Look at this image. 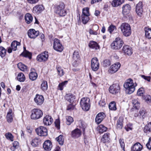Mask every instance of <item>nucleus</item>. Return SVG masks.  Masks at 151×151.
I'll return each instance as SVG.
<instances>
[{
  "instance_id": "25",
  "label": "nucleus",
  "mask_w": 151,
  "mask_h": 151,
  "mask_svg": "<svg viewBox=\"0 0 151 151\" xmlns=\"http://www.w3.org/2000/svg\"><path fill=\"white\" fill-rule=\"evenodd\" d=\"M35 70L34 68H32L31 71H32L29 74V79L32 81H34L35 80L37 77V73L33 71H35Z\"/></svg>"
},
{
  "instance_id": "46",
  "label": "nucleus",
  "mask_w": 151,
  "mask_h": 151,
  "mask_svg": "<svg viewBox=\"0 0 151 151\" xmlns=\"http://www.w3.org/2000/svg\"><path fill=\"white\" fill-rule=\"evenodd\" d=\"M107 129L106 127L102 125H100L99 127V132L102 133L106 131Z\"/></svg>"
},
{
  "instance_id": "3",
  "label": "nucleus",
  "mask_w": 151,
  "mask_h": 151,
  "mask_svg": "<svg viewBox=\"0 0 151 151\" xmlns=\"http://www.w3.org/2000/svg\"><path fill=\"white\" fill-rule=\"evenodd\" d=\"M120 29L123 35L126 37L129 36L131 33L130 25L127 23H123L120 26Z\"/></svg>"
},
{
  "instance_id": "18",
  "label": "nucleus",
  "mask_w": 151,
  "mask_h": 151,
  "mask_svg": "<svg viewBox=\"0 0 151 151\" xmlns=\"http://www.w3.org/2000/svg\"><path fill=\"white\" fill-rule=\"evenodd\" d=\"M81 135V131L79 129L76 128L71 132V135L72 137L76 139L80 137Z\"/></svg>"
},
{
  "instance_id": "13",
  "label": "nucleus",
  "mask_w": 151,
  "mask_h": 151,
  "mask_svg": "<svg viewBox=\"0 0 151 151\" xmlns=\"http://www.w3.org/2000/svg\"><path fill=\"white\" fill-rule=\"evenodd\" d=\"M39 32L35 31L34 29H30L28 32V35L29 37L31 38H35L39 35Z\"/></svg>"
},
{
  "instance_id": "36",
  "label": "nucleus",
  "mask_w": 151,
  "mask_h": 151,
  "mask_svg": "<svg viewBox=\"0 0 151 151\" xmlns=\"http://www.w3.org/2000/svg\"><path fill=\"white\" fill-rule=\"evenodd\" d=\"M144 131L146 133H149L151 132V122L145 126Z\"/></svg>"
},
{
  "instance_id": "59",
  "label": "nucleus",
  "mask_w": 151,
  "mask_h": 151,
  "mask_svg": "<svg viewBox=\"0 0 151 151\" xmlns=\"http://www.w3.org/2000/svg\"><path fill=\"white\" fill-rule=\"evenodd\" d=\"M146 146L148 149L151 150V137L149 138L148 142L146 144Z\"/></svg>"
},
{
  "instance_id": "56",
  "label": "nucleus",
  "mask_w": 151,
  "mask_h": 151,
  "mask_svg": "<svg viewBox=\"0 0 151 151\" xmlns=\"http://www.w3.org/2000/svg\"><path fill=\"white\" fill-rule=\"evenodd\" d=\"M57 70L58 73V74L60 76H62L64 74V71L61 67H58L57 68Z\"/></svg>"
},
{
  "instance_id": "5",
  "label": "nucleus",
  "mask_w": 151,
  "mask_h": 151,
  "mask_svg": "<svg viewBox=\"0 0 151 151\" xmlns=\"http://www.w3.org/2000/svg\"><path fill=\"white\" fill-rule=\"evenodd\" d=\"M90 100L87 98H82L80 101V104L82 109L85 111H88L90 107Z\"/></svg>"
},
{
  "instance_id": "26",
  "label": "nucleus",
  "mask_w": 151,
  "mask_h": 151,
  "mask_svg": "<svg viewBox=\"0 0 151 151\" xmlns=\"http://www.w3.org/2000/svg\"><path fill=\"white\" fill-rule=\"evenodd\" d=\"M123 119L122 117H120L118 119L116 124V128L117 129H121L123 127Z\"/></svg>"
},
{
  "instance_id": "50",
  "label": "nucleus",
  "mask_w": 151,
  "mask_h": 151,
  "mask_svg": "<svg viewBox=\"0 0 151 151\" xmlns=\"http://www.w3.org/2000/svg\"><path fill=\"white\" fill-rule=\"evenodd\" d=\"M111 64V61L109 59H105L103 61V65L104 67H107L109 66Z\"/></svg>"
},
{
  "instance_id": "62",
  "label": "nucleus",
  "mask_w": 151,
  "mask_h": 151,
  "mask_svg": "<svg viewBox=\"0 0 151 151\" xmlns=\"http://www.w3.org/2000/svg\"><path fill=\"white\" fill-rule=\"evenodd\" d=\"M28 3L31 4H35L37 3L39 0H27Z\"/></svg>"
},
{
  "instance_id": "57",
  "label": "nucleus",
  "mask_w": 151,
  "mask_h": 151,
  "mask_svg": "<svg viewBox=\"0 0 151 151\" xmlns=\"http://www.w3.org/2000/svg\"><path fill=\"white\" fill-rule=\"evenodd\" d=\"M55 124L56 127L58 129H60V121L59 119H56L55 122Z\"/></svg>"
},
{
  "instance_id": "31",
  "label": "nucleus",
  "mask_w": 151,
  "mask_h": 151,
  "mask_svg": "<svg viewBox=\"0 0 151 151\" xmlns=\"http://www.w3.org/2000/svg\"><path fill=\"white\" fill-rule=\"evenodd\" d=\"M65 99L66 100L71 103L75 99V97L71 94H67L65 96Z\"/></svg>"
},
{
  "instance_id": "4",
  "label": "nucleus",
  "mask_w": 151,
  "mask_h": 151,
  "mask_svg": "<svg viewBox=\"0 0 151 151\" xmlns=\"http://www.w3.org/2000/svg\"><path fill=\"white\" fill-rule=\"evenodd\" d=\"M124 43L123 40L120 37H117L111 45V48L114 50L119 49Z\"/></svg>"
},
{
  "instance_id": "51",
  "label": "nucleus",
  "mask_w": 151,
  "mask_h": 151,
  "mask_svg": "<svg viewBox=\"0 0 151 151\" xmlns=\"http://www.w3.org/2000/svg\"><path fill=\"white\" fill-rule=\"evenodd\" d=\"M67 120L66 124L68 125H70L73 122V119L71 117L68 116L66 117Z\"/></svg>"
},
{
  "instance_id": "63",
  "label": "nucleus",
  "mask_w": 151,
  "mask_h": 151,
  "mask_svg": "<svg viewBox=\"0 0 151 151\" xmlns=\"http://www.w3.org/2000/svg\"><path fill=\"white\" fill-rule=\"evenodd\" d=\"M74 106H73L71 104H70L68 105L67 108V109L68 110H72L73 109Z\"/></svg>"
},
{
  "instance_id": "39",
  "label": "nucleus",
  "mask_w": 151,
  "mask_h": 151,
  "mask_svg": "<svg viewBox=\"0 0 151 151\" xmlns=\"http://www.w3.org/2000/svg\"><path fill=\"white\" fill-rule=\"evenodd\" d=\"M48 88L47 83V81H43L41 86V88L43 91H46Z\"/></svg>"
},
{
  "instance_id": "42",
  "label": "nucleus",
  "mask_w": 151,
  "mask_h": 151,
  "mask_svg": "<svg viewBox=\"0 0 151 151\" xmlns=\"http://www.w3.org/2000/svg\"><path fill=\"white\" fill-rule=\"evenodd\" d=\"M109 108L110 110L115 111L116 109V103L114 101L111 102L109 104Z\"/></svg>"
},
{
  "instance_id": "29",
  "label": "nucleus",
  "mask_w": 151,
  "mask_h": 151,
  "mask_svg": "<svg viewBox=\"0 0 151 151\" xmlns=\"http://www.w3.org/2000/svg\"><path fill=\"white\" fill-rule=\"evenodd\" d=\"M124 0H114L111 3L112 6L114 7H117L122 4Z\"/></svg>"
},
{
  "instance_id": "27",
  "label": "nucleus",
  "mask_w": 151,
  "mask_h": 151,
  "mask_svg": "<svg viewBox=\"0 0 151 151\" xmlns=\"http://www.w3.org/2000/svg\"><path fill=\"white\" fill-rule=\"evenodd\" d=\"M20 45V43L16 40L13 41L11 43V46L12 48V50L16 51L17 50V47Z\"/></svg>"
},
{
  "instance_id": "54",
  "label": "nucleus",
  "mask_w": 151,
  "mask_h": 151,
  "mask_svg": "<svg viewBox=\"0 0 151 151\" xmlns=\"http://www.w3.org/2000/svg\"><path fill=\"white\" fill-rule=\"evenodd\" d=\"M116 28L115 26L113 24L111 25L108 27V30L110 34H111L113 31Z\"/></svg>"
},
{
  "instance_id": "30",
  "label": "nucleus",
  "mask_w": 151,
  "mask_h": 151,
  "mask_svg": "<svg viewBox=\"0 0 151 151\" xmlns=\"http://www.w3.org/2000/svg\"><path fill=\"white\" fill-rule=\"evenodd\" d=\"M12 111V110H10L7 113L6 116L7 121L9 123L11 122L13 120Z\"/></svg>"
},
{
  "instance_id": "10",
  "label": "nucleus",
  "mask_w": 151,
  "mask_h": 151,
  "mask_svg": "<svg viewBox=\"0 0 151 151\" xmlns=\"http://www.w3.org/2000/svg\"><path fill=\"white\" fill-rule=\"evenodd\" d=\"M48 56V52L45 51L37 56V60L40 62L45 61L47 60Z\"/></svg>"
},
{
  "instance_id": "20",
  "label": "nucleus",
  "mask_w": 151,
  "mask_h": 151,
  "mask_svg": "<svg viewBox=\"0 0 151 151\" xmlns=\"http://www.w3.org/2000/svg\"><path fill=\"white\" fill-rule=\"evenodd\" d=\"M52 147V144L51 142L49 140L45 141L43 145V147L46 151L50 150Z\"/></svg>"
},
{
  "instance_id": "37",
  "label": "nucleus",
  "mask_w": 151,
  "mask_h": 151,
  "mask_svg": "<svg viewBox=\"0 0 151 151\" xmlns=\"http://www.w3.org/2000/svg\"><path fill=\"white\" fill-rule=\"evenodd\" d=\"M17 80L20 82H23L25 79L24 75L22 73H19L18 74L17 77Z\"/></svg>"
},
{
  "instance_id": "22",
  "label": "nucleus",
  "mask_w": 151,
  "mask_h": 151,
  "mask_svg": "<svg viewBox=\"0 0 151 151\" xmlns=\"http://www.w3.org/2000/svg\"><path fill=\"white\" fill-rule=\"evenodd\" d=\"M131 10V7L129 4H126L123 6L122 7V14L124 15L128 14Z\"/></svg>"
},
{
  "instance_id": "24",
  "label": "nucleus",
  "mask_w": 151,
  "mask_h": 151,
  "mask_svg": "<svg viewBox=\"0 0 151 151\" xmlns=\"http://www.w3.org/2000/svg\"><path fill=\"white\" fill-rule=\"evenodd\" d=\"M142 148V146L139 142L135 144L132 147V151H140Z\"/></svg>"
},
{
  "instance_id": "45",
  "label": "nucleus",
  "mask_w": 151,
  "mask_h": 151,
  "mask_svg": "<svg viewBox=\"0 0 151 151\" xmlns=\"http://www.w3.org/2000/svg\"><path fill=\"white\" fill-rule=\"evenodd\" d=\"M6 50L2 47H0V56L2 58L4 57L6 55Z\"/></svg>"
},
{
  "instance_id": "8",
  "label": "nucleus",
  "mask_w": 151,
  "mask_h": 151,
  "mask_svg": "<svg viewBox=\"0 0 151 151\" xmlns=\"http://www.w3.org/2000/svg\"><path fill=\"white\" fill-rule=\"evenodd\" d=\"M53 48L55 50L57 51L61 52L63 51V47L58 39L55 38L54 39Z\"/></svg>"
},
{
  "instance_id": "43",
  "label": "nucleus",
  "mask_w": 151,
  "mask_h": 151,
  "mask_svg": "<svg viewBox=\"0 0 151 151\" xmlns=\"http://www.w3.org/2000/svg\"><path fill=\"white\" fill-rule=\"evenodd\" d=\"M24 51L22 53L23 56L26 57H28L29 59L31 58V54L26 50L25 47H24Z\"/></svg>"
},
{
  "instance_id": "6",
  "label": "nucleus",
  "mask_w": 151,
  "mask_h": 151,
  "mask_svg": "<svg viewBox=\"0 0 151 151\" xmlns=\"http://www.w3.org/2000/svg\"><path fill=\"white\" fill-rule=\"evenodd\" d=\"M43 114L42 111L38 109H34L32 110L31 118L32 119H37L41 118Z\"/></svg>"
},
{
  "instance_id": "28",
  "label": "nucleus",
  "mask_w": 151,
  "mask_h": 151,
  "mask_svg": "<svg viewBox=\"0 0 151 151\" xmlns=\"http://www.w3.org/2000/svg\"><path fill=\"white\" fill-rule=\"evenodd\" d=\"M89 46L90 48L95 50L99 49V46L98 44L93 41H91L89 43Z\"/></svg>"
},
{
  "instance_id": "14",
  "label": "nucleus",
  "mask_w": 151,
  "mask_h": 151,
  "mask_svg": "<svg viewBox=\"0 0 151 151\" xmlns=\"http://www.w3.org/2000/svg\"><path fill=\"white\" fill-rule=\"evenodd\" d=\"M34 100L37 105H41L44 102V99L42 95L37 94L34 98Z\"/></svg>"
},
{
  "instance_id": "7",
  "label": "nucleus",
  "mask_w": 151,
  "mask_h": 151,
  "mask_svg": "<svg viewBox=\"0 0 151 151\" xmlns=\"http://www.w3.org/2000/svg\"><path fill=\"white\" fill-rule=\"evenodd\" d=\"M37 135L40 136H46L47 135V128L44 127L40 126L35 129Z\"/></svg>"
},
{
  "instance_id": "11",
  "label": "nucleus",
  "mask_w": 151,
  "mask_h": 151,
  "mask_svg": "<svg viewBox=\"0 0 151 151\" xmlns=\"http://www.w3.org/2000/svg\"><path fill=\"white\" fill-rule=\"evenodd\" d=\"M91 68L94 71H97L99 68V63L97 58H93L91 60Z\"/></svg>"
},
{
  "instance_id": "12",
  "label": "nucleus",
  "mask_w": 151,
  "mask_h": 151,
  "mask_svg": "<svg viewBox=\"0 0 151 151\" xmlns=\"http://www.w3.org/2000/svg\"><path fill=\"white\" fill-rule=\"evenodd\" d=\"M121 66L119 63H116L114 64L110 67L109 71V73H114L117 71Z\"/></svg>"
},
{
  "instance_id": "52",
  "label": "nucleus",
  "mask_w": 151,
  "mask_h": 151,
  "mask_svg": "<svg viewBox=\"0 0 151 151\" xmlns=\"http://www.w3.org/2000/svg\"><path fill=\"white\" fill-rule=\"evenodd\" d=\"M82 15L89 16L90 14L89 12V9L88 8H85L83 9Z\"/></svg>"
},
{
  "instance_id": "34",
  "label": "nucleus",
  "mask_w": 151,
  "mask_h": 151,
  "mask_svg": "<svg viewBox=\"0 0 151 151\" xmlns=\"http://www.w3.org/2000/svg\"><path fill=\"white\" fill-rule=\"evenodd\" d=\"M25 19L26 23L29 24L32 21L33 18L32 15L30 14L27 13L25 16Z\"/></svg>"
},
{
  "instance_id": "1",
  "label": "nucleus",
  "mask_w": 151,
  "mask_h": 151,
  "mask_svg": "<svg viewBox=\"0 0 151 151\" xmlns=\"http://www.w3.org/2000/svg\"><path fill=\"white\" fill-rule=\"evenodd\" d=\"M137 86L136 83H133V80L131 79H128L127 82L124 83V86L126 89V92L130 94L133 93L135 90V87Z\"/></svg>"
},
{
  "instance_id": "21",
  "label": "nucleus",
  "mask_w": 151,
  "mask_h": 151,
  "mask_svg": "<svg viewBox=\"0 0 151 151\" xmlns=\"http://www.w3.org/2000/svg\"><path fill=\"white\" fill-rule=\"evenodd\" d=\"M132 103L133 105V107L131 110V111H134L135 110H138L139 108L140 104L138 100L136 99L133 100Z\"/></svg>"
},
{
  "instance_id": "35",
  "label": "nucleus",
  "mask_w": 151,
  "mask_h": 151,
  "mask_svg": "<svg viewBox=\"0 0 151 151\" xmlns=\"http://www.w3.org/2000/svg\"><path fill=\"white\" fill-rule=\"evenodd\" d=\"M80 56L78 52L75 51L73 54V58L74 62H77L79 60Z\"/></svg>"
},
{
  "instance_id": "32",
  "label": "nucleus",
  "mask_w": 151,
  "mask_h": 151,
  "mask_svg": "<svg viewBox=\"0 0 151 151\" xmlns=\"http://www.w3.org/2000/svg\"><path fill=\"white\" fill-rule=\"evenodd\" d=\"M109 135L110 134L108 133L105 134L101 138V141L103 143L108 142L110 139Z\"/></svg>"
},
{
  "instance_id": "61",
  "label": "nucleus",
  "mask_w": 151,
  "mask_h": 151,
  "mask_svg": "<svg viewBox=\"0 0 151 151\" xmlns=\"http://www.w3.org/2000/svg\"><path fill=\"white\" fill-rule=\"evenodd\" d=\"M141 77L143 78L145 80H147V81L150 82V77L145 76L144 75H140Z\"/></svg>"
},
{
  "instance_id": "60",
  "label": "nucleus",
  "mask_w": 151,
  "mask_h": 151,
  "mask_svg": "<svg viewBox=\"0 0 151 151\" xmlns=\"http://www.w3.org/2000/svg\"><path fill=\"white\" fill-rule=\"evenodd\" d=\"M79 127L83 129L84 130V128L85 127V125L83 123V122L81 121H79Z\"/></svg>"
},
{
  "instance_id": "33",
  "label": "nucleus",
  "mask_w": 151,
  "mask_h": 151,
  "mask_svg": "<svg viewBox=\"0 0 151 151\" xmlns=\"http://www.w3.org/2000/svg\"><path fill=\"white\" fill-rule=\"evenodd\" d=\"M145 36L146 38L148 39L151 38V29L147 27H145Z\"/></svg>"
},
{
  "instance_id": "49",
  "label": "nucleus",
  "mask_w": 151,
  "mask_h": 151,
  "mask_svg": "<svg viewBox=\"0 0 151 151\" xmlns=\"http://www.w3.org/2000/svg\"><path fill=\"white\" fill-rule=\"evenodd\" d=\"M67 81H65L60 83L58 87V89L60 90H62L63 89V87L67 84Z\"/></svg>"
},
{
  "instance_id": "38",
  "label": "nucleus",
  "mask_w": 151,
  "mask_h": 151,
  "mask_svg": "<svg viewBox=\"0 0 151 151\" xmlns=\"http://www.w3.org/2000/svg\"><path fill=\"white\" fill-rule=\"evenodd\" d=\"M56 140L58 142L60 145H62L64 143V136L62 135H60L56 138Z\"/></svg>"
},
{
  "instance_id": "55",
  "label": "nucleus",
  "mask_w": 151,
  "mask_h": 151,
  "mask_svg": "<svg viewBox=\"0 0 151 151\" xmlns=\"http://www.w3.org/2000/svg\"><path fill=\"white\" fill-rule=\"evenodd\" d=\"M144 91L143 89L142 88H139L137 91V95L140 96H143V93Z\"/></svg>"
},
{
  "instance_id": "19",
  "label": "nucleus",
  "mask_w": 151,
  "mask_h": 151,
  "mask_svg": "<svg viewBox=\"0 0 151 151\" xmlns=\"http://www.w3.org/2000/svg\"><path fill=\"white\" fill-rule=\"evenodd\" d=\"M53 122V120L50 116H46L44 118L43 122L44 124L46 125H51Z\"/></svg>"
},
{
  "instance_id": "40",
  "label": "nucleus",
  "mask_w": 151,
  "mask_h": 151,
  "mask_svg": "<svg viewBox=\"0 0 151 151\" xmlns=\"http://www.w3.org/2000/svg\"><path fill=\"white\" fill-rule=\"evenodd\" d=\"M82 22L84 24H86L89 20L88 16L81 15Z\"/></svg>"
},
{
  "instance_id": "58",
  "label": "nucleus",
  "mask_w": 151,
  "mask_h": 151,
  "mask_svg": "<svg viewBox=\"0 0 151 151\" xmlns=\"http://www.w3.org/2000/svg\"><path fill=\"white\" fill-rule=\"evenodd\" d=\"M121 147L124 151L125 145L124 142V140L123 139H120L119 140Z\"/></svg>"
},
{
  "instance_id": "17",
  "label": "nucleus",
  "mask_w": 151,
  "mask_h": 151,
  "mask_svg": "<svg viewBox=\"0 0 151 151\" xmlns=\"http://www.w3.org/2000/svg\"><path fill=\"white\" fill-rule=\"evenodd\" d=\"M122 51L125 54L128 55H131L132 53V48L129 45L124 46L123 47Z\"/></svg>"
},
{
  "instance_id": "23",
  "label": "nucleus",
  "mask_w": 151,
  "mask_h": 151,
  "mask_svg": "<svg viewBox=\"0 0 151 151\" xmlns=\"http://www.w3.org/2000/svg\"><path fill=\"white\" fill-rule=\"evenodd\" d=\"M44 9L43 6L42 5H39L35 6L33 8V11L36 13H40Z\"/></svg>"
},
{
  "instance_id": "15",
  "label": "nucleus",
  "mask_w": 151,
  "mask_h": 151,
  "mask_svg": "<svg viewBox=\"0 0 151 151\" xmlns=\"http://www.w3.org/2000/svg\"><path fill=\"white\" fill-rule=\"evenodd\" d=\"M143 5L142 3L139 2L136 6V12L137 15L141 16L143 12Z\"/></svg>"
},
{
  "instance_id": "64",
  "label": "nucleus",
  "mask_w": 151,
  "mask_h": 151,
  "mask_svg": "<svg viewBox=\"0 0 151 151\" xmlns=\"http://www.w3.org/2000/svg\"><path fill=\"white\" fill-rule=\"evenodd\" d=\"M13 146L15 148H17L19 146L18 142L17 141H14L13 143Z\"/></svg>"
},
{
  "instance_id": "16",
  "label": "nucleus",
  "mask_w": 151,
  "mask_h": 151,
  "mask_svg": "<svg viewBox=\"0 0 151 151\" xmlns=\"http://www.w3.org/2000/svg\"><path fill=\"white\" fill-rule=\"evenodd\" d=\"M106 116L105 114L103 112L99 113L95 118V121L97 124H100L105 118Z\"/></svg>"
},
{
  "instance_id": "47",
  "label": "nucleus",
  "mask_w": 151,
  "mask_h": 151,
  "mask_svg": "<svg viewBox=\"0 0 151 151\" xmlns=\"http://www.w3.org/2000/svg\"><path fill=\"white\" fill-rule=\"evenodd\" d=\"M142 98L148 104L151 102V96L149 95H146L142 96Z\"/></svg>"
},
{
  "instance_id": "2",
  "label": "nucleus",
  "mask_w": 151,
  "mask_h": 151,
  "mask_svg": "<svg viewBox=\"0 0 151 151\" xmlns=\"http://www.w3.org/2000/svg\"><path fill=\"white\" fill-rule=\"evenodd\" d=\"M65 8V5L64 3L61 2L55 6V12L60 16H65L67 14Z\"/></svg>"
},
{
  "instance_id": "41",
  "label": "nucleus",
  "mask_w": 151,
  "mask_h": 151,
  "mask_svg": "<svg viewBox=\"0 0 151 151\" xmlns=\"http://www.w3.org/2000/svg\"><path fill=\"white\" fill-rule=\"evenodd\" d=\"M18 68L22 71H25L27 70V67L26 65L22 64L21 63H19L17 64Z\"/></svg>"
},
{
  "instance_id": "44",
  "label": "nucleus",
  "mask_w": 151,
  "mask_h": 151,
  "mask_svg": "<svg viewBox=\"0 0 151 151\" xmlns=\"http://www.w3.org/2000/svg\"><path fill=\"white\" fill-rule=\"evenodd\" d=\"M140 117L144 119L146 116L147 113L145 110L141 109L139 111Z\"/></svg>"
},
{
  "instance_id": "48",
  "label": "nucleus",
  "mask_w": 151,
  "mask_h": 151,
  "mask_svg": "<svg viewBox=\"0 0 151 151\" xmlns=\"http://www.w3.org/2000/svg\"><path fill=\"white\" fill-rule=\"evenodd\" d=\"M39 141L37 138H35L32 141L31 144L33 146L37 147L38 145Z\"/></svg>"
},
{
  "instance_id": "53",
  "label": "nucleus",
  "mask_w": 151,
  "mask_h": 151,
  "mask_svg": "<svg viewBox=\"0 0 151 151\" xmlns=\"http://www.w3.org/2000/svg\"><path fill=\"white\" fill-rule=\"evenodd\" d=\"M5 136L7 139H9L12 141L13 140V136L11 133H6Z\"/></svg>"
},
{
  "instance_id": "9",
  "label": "nucleus",
  "mask_w": 151,
  "mask_h": 151,
  "mask_svg": "<svg viewBox=\"0 0 151 151\" xmlns=\"http://www.w3.org/2000/svg\"><path fill=\"white\" fill-rule=\"evenodd\" d=\"M120 90V86L118 83L114 84L109 88V92L114 94L118 93Z\"/></svg>"
}]
</instances>
